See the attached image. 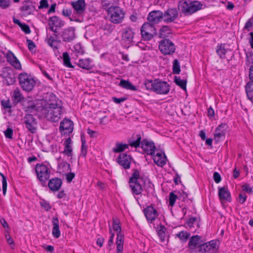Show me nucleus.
Segmentation results:
<instances>
[{
    "mask_svg": "<svg viewBox=\"0 0 253 253\" xmlns=\"http://www.w3.org/2000/svg\"><path fill=\"white\" fill-rule=\"evenodd\" d=\"M61 101L55 103H49L43 107L42 113L49 121L56 122L61 118Z\"/></svg>",
    "mask_w": 253,
    "mask_h": 253,
    "instance_id": "nucleus-1",
    "label": "nucleus"
},
{
    "mask_svg": "<svg viewBox=\"0 0 253 253\" xmlns=\"http://www.w3.org/2000/svg\"><path fill=\"white\" fill-rule=\"evenodd\" d=\"M144 85L147 90L159 94H167L170 90V86L167 82L160 79L146 80Z\"/></svg>",
    "mask_w": 253,
    "mask_h": 253,
    "instance_id": "nucleus-2",
    "label": "nucleus"
},
{
    "mask_svg": "<svg viewBox=\"0 0 253 253\" xmlns=\"http://www.w3.org/2000/svg\"><path fill=\"white\" fill-rule=\"evenodd\" d=\"M141 136L140 134L133 135L131 138L128 141V142L131 147L135 148L139 147L141 144V148L147 155H153L156 150L154 143L152 141H149L146 139H144L142 141H141Z\"/></svg>",
    "mask_w": 253,
    "mask_h": 253,
    "instance_id": "nucleus-3",
    "label": "nucleus"
},
{
    "mask_svg": "<svg viewBox=\"0 0 253 253\" xmlns=\"http://www.w3.org/2000/svg\"><path fill=\"white\" fill-rule=\"evenodd\" d=\"M203 4L198 0H185L180 1L178 5V9L185 15H191L203 8Z\"/></svg>",
    "mask_w": 253,
    "mask_h": 253,
    "instance_id": "nucleus-4",
    "label": "nucleus"
},
{
    "mask_svg": "<svg viewBox=\"0 0 253 253\" xmlns=\"http://www.w3.org/2000/svg\"><path fill=\"white\" fill-rule=\"evenodd\" d=\"M143 179L140 177L139 171L137 169H133L131 176L129 178V185L133 195H138L142 192V186L141 183Z\"/></svg>",
    "mask_w": 253,
    "mask_h": 253,
    "instance_id": "nucleus-5",
    "label": "nucleus"
},
{
    "mask_svg": "<svg viewBox=\"0 0 253 253\" xmlns=\"http://www.w3.org/2000/svg\"><path fill=\"white\" fill-rule=\"evenodd\" d=\"M109 20L114 24H119L122 22L124 19L125 12L118 6H111L108 10Z\"/></svg>",
    "mask_w": 253,
    "mask_h": 253,
    "instance_id": "nucleus-6",
    "label": "nucleus"
},
{
    "mask_svg": "<svg viewBox=\"0 0 253 253\" xmlns=\"http://www.w3.org/2000/svg\"><path fill=\"white\" fill-rule=\"evenodd\" d=\"M35 170L37 178L41 184L42 186H45L46 181L50 177V169L45 165L37 164L36 166Z\"/></svg>",
    "mask_w": 253,
    "mask_h": 253,
    "instance_id": "nucleus-7",
    "label": "nucleus"
},
{
    "mask_svg": "<svg viewBox=\"0 0 253 253\" xmlns=\"http://www.w3.org/2000/svg\"><path fill=\"white\" fill-rule=\"evenodd\" d=\"M18 80L22 88L26 91H31L35 85L34 79L25 73H20L19 75Z\"/></svg>",
    "mask_w": 253,
    "mask_h": 253,
    "instance_id": "nucleus-8",
    "label": "nucleus"
},
{
    "mask_svg": "<svg viewBox=\"0 0 253 253\" xmlns=\"http://www.w3.org/2000/svg\"><path fill=\"white\" fill-rule=\"evenodd\" d=\"M159 49L164 55H171L175 50L174 43L169 39H164L159 42Z\"/></svg>",
    "mask_w": 253,
    "mask_h": 253,
    "instance_id": "nucleus-9",
    "label": "nucleus"
},
{
    "mask_svg": "<svg viewBox=\"0 0 253 253\" xmlns=\"http://www.w3.org/2000/svg\"><path fill=\"white\" fill-rule=\"evenodd\" d=\"M156 33V29L154 25L148 22L144 23L141 28V34L143 39L145 40H150L153 34Z\"/></svg>",
    "mask_w": 253,
    "mask_h": 253,
    "instance_id": "nucleus-10",
    "label": "nucleus"
},
{
    "mask_svg": "<svg viewBox=\"0 0 253 253\" xmlns=\"http://www.w3.org/2000/svg\"><path fill=\"white\" fill-rule=\"evenodd\" d=\"M23 123L28 130L34 133L37 130V121L31 114H27L23 119Z\"/></svg>",
    "mask_w": 253,
    "mask_h": 253,
    "instance_id": "nucleus-11",
    "label": "nucleus"
},
{
    "mask_svg": "<svg viewBox=\"0 0 253 253\" xmlns=\"http://www.w3.org/2000/svg\"><path fill=\"white\" fill-rule=\"evenodd\" d=\"M178 12L176 8H169L163 12V21L167 23L173 22L178 17Z\"/></svg>",
    "mask_w": 253,
    "mask_h": 253,
    "instance_id": "nucleus-12",
    "label": "nucleus"
},
{
    "mask_svg": "<svg viewBox=\"0 0 253 253\" xmlns=\"http://www.w3.org/2000/svg\"><path fill=\"white\" fill-rule=\"evenodd\" d=\"M217 251L216 242L214 240L202 244V246L199 249V252L205 253H216Z\"/></svg>",
    "mask_w": 253,
    "mask_h": 253,
    "instance_id": "nucleus-13",
    "label": "nucleus"
},
{
    "mask_svg": "<svg viewBox=\"0 0 253 253\" xmlns=\"http://www.w3.org/2000/svg\"><path fill=\"white\" fill-rule=\"evenodd\" d=\"M59 34L63 41L66 42H71L75 38V28L72 27L65 29Z\"/></svg>",
    "mask_w": 253,
    "mask_h": 253,
    "instance_id": "nucleus-14",
    "label": "nucleus"
},
{
    "mask_svg": "<svg viewBox=\"0 0 253 253\" xmlns=\"http://www.w3.org/2000/svg\"><path fill=\"white\" fill-rule=\"evenodd\" d=\"M23 5L20 7V10L23 13L24 15L33 14L36 10V7L32 1L30 0H25L22 3Z\"/></svg>",
    "mask_w": 253,
    "mask_h": 253,
    "instance_id": "nucleus-15",
    "label": "nucleus"
},
{
    "mask_svg": "<svg viewBox=\"0 0 253 253\" xmlns=\"http://www.w3.org/2000/svg\"><path fill=\"white\" fill-rule=\"evenodd\" d=\"M143 212L147 221L150 223L155 220L159 215L157 210L151 205L144 209Z\"/></svg>",
    "mask_w": 253,
    "mask_h": 253,
    "instance_id": "nucleus-16",
    "label": "nucleus"
},
{
    "mask_svg": "<svg viewBox=\"0 0 253 253\" xmlns=\"http://www.w3.org/2000/svg\"><path fill=\"white\" fill-rule=\"evenodd\" d=\"M73 123L69 119H64L61 123L59 130L62 134H69L73 130Z\"/></svg>",
    "mask_w": 253,
    "mask_h": 253,
    "instance_id": "nucleus-17",
    "label": "nucleus"
},
{
    "mask_svg": "<svg viewBox=\"0 0 253 253\" xmlns=\"http://www.w3.org/2000/svg\"><path fill=\"white\" fill-rule=\"evenodd\" d=\"M203 242L201 236L199 235L193 236L189 241L188 247L191 250L199 252V249L202 246Z\"/></svg>",
    "mask_w": 253,
    "mask_h": 253,
    "instance_id": "nucleus-18",
    "label": "nucleus"
},
{
    "mask_svg": "<svg viewBox=\"0 0 253 253\" xmlns=\"http://www.w3.org/2000/svg\"><path fill=\"white\" fill-rule=\"evenodd\" d=\"M148 23L154 25L163 20V12L160 10H154L150 12L147 17Z\"/></svg>",
    "mask_w": 253,
    "mask_h": 253,
    "instance_id": "nucleus-19",
    "label": "nucleus"
},
{
    "mask_svg": "<svg viewBox=\"0 0 253 253\" xmlns=\"http://www.w3.org/2000/svg\"><path fill=\"white\" fill-rule=\"evenodd\" d=\"M131 157L126 153L121 154L117 159L118 163L125 169L130 168Z\"/></svg>",
    "mask_w": 253,
    "mask_h": 253,
    "instance_id": "nucleus-20",
    "label": "nucleus"
},
{
    "mask_svg": "<svg viewBox=\"0 0 253 253\" xmlns=\"http://www.w3.org/2000/svg\"><path fill=\"white\" fill-rule=\"evenodd\" d=\"M228 126L226 123H222L216 128L214 137L216 141H218L222 137H224L226 134Z\"/></svg>",
    "mask_w": 253,
    "mask_h": 253,
    "instance_id": "nucleus-21",
    "label": "nucleus"
},
{
    "mask_svg": "<svg viewBox=\"0 0 253 253\" xmlns=\"http://www.w3.org/2000/svg\"><path fill=\"white\" fill-rule=\"evenodd\" d=\"M218 197L220 201H226L229 202L231 201V194L227 187H218Z\"/></svg>",
    "mask_w": 253,
    "mask_h": 253,
    "instance_id": "nucleus-22",
    "label": "nucleus"
},
{
    "mask_svg": "<svg viewBox=\"0 0 253 253\" xmlns=\"http://www.w3.org/2000/svg\"><path fill=\"white\" fill-rule=\"evenodd\" d=\"M134 32L130 27H126L122 32V39L127 43H130L133 41Z\"/></svg>",
    "mask_w": 253,
    "mask_h": 253,
    "instance_id": "nucleus-23",
    "label": "nucleus"
},
{
    "mask_svg": "<svg viewBox=\"0 0 253 253\" xmlns=\"http://www.w3.org/2000/svg\"><path fill=\"white\" fill-rule=\"evenodd\" d=\"M62 184V180L57 177L53 178L49 180L48 183L49 188L52 191H57L59 190Z\"/></svg>",
    "mask_w": 253,
    "mask_h": 253,
    "instance_id": "nucleus-24",
    "label": "nucleus"
},
{
    "mask_svg": "<svg viewBox=\"0 0 253 253\" xmlns=\"http://www.w3.org/2000/svg\"><path fill=\"white\" fill-rule=\"evenodd\" d=\"M7 61L16 69H21V66L19 61L17 59L14 54L10 51H9L6 54Z\"/></svg>",
    "mask_w": 253,
    "mask_h": 253,
    "instance_id": "nucleus-25",
    "label": "nucleus"
},
{
    "mask_svg": "<svg viewBox=\"0 0 253 253\" xmlns=\"http://www.w3.org/2000/svg\"><path fill=\"white\" fill-rule=\"evenodd\" d=\"M72 5L78 14H81L85 10L86 4L84 0H78L72 2Z\"/></svg>",
    "mask_w": 253,
    "mask_h": 253,
    "instance_id": "nucleus-26",
    "label": "nucleus"
},
{
    "mask_svg": "<svg viewBox=\"0 0 253 253\" xmlns=\"http://www.w3.org/2000/svg\"><path fill=\"white\" fill-rule=\"evenodd\" d=\"M152 156L154 163L158 166L163 167L166 164L167 157L165 153L162 155L161 153L158 152L155 155L154 154Z\"/></svg>",
    "mask_w": 253,
    "mask_h": 253,
    "instance_id": "nucleus-27",
    "label": "nucleus"
},
{
    "mask_svg": "<svg viewBox=\"0 0 253 253\" xmlns=\"http://www.w3.org/2000/svg\"><path fill=\"white\" fill-rule=\"evenodd\" d=\"M48 25L49 26L60 28L64 25V22L58 17L54 16L49 18Z\"/></svg>",
    "mask_w": 253,
    "mask_h": 253,
    "instance_id": "nucleus-28",
    "label": "nucleus"
},
{
    "mask_svg": "<svg viewBox=\"0 0 253 253\" xmlns=\"http://www.w3.org/2000/svg\"><path fill=\"white\" fill-rule=\"evenodd\" d=\"M52 225L53 226L52 231L53 236L58 238L60 236V231L59 227V220L57 217H53L52 218Z\"/></svg>",
    "mask_w": 253,
    "mask_h": 253,
    "instance_id": "nucleus-29",
    "label": "nucleus"
},
{
    "mask_svg": "<svg viewBox=\"0 0 253 253\" xmlns=\"http://www.w3.org/2000/svg\"><path fill=\"white\" fill-rule=\"evenodd\" d=\"M91 63V61L89 58L82 59L79 60L77 65L83 69L89 70L92 68Z\"/></svg>",
    "mask_w": 253,
    "mask_h": 253,
    "instance_id": "nucleus-30",
    "label": "nucleus"
},
{
    "mask_svg": "<svg viewBox=\"0 0 253 253\" xmlns=\"http://www.w3.org/2000/svg\"><path fill=\"white\" fill-rule=\"evenodd\" d=\"M247 95L252 102H253V81L249 82L245 86Z\"/></svg>",
    "mask_w": 253,
    "mask_h": 253,
    "instance_id": "nucleus-31",
    "label": "nucleus"
},
{
    "mask_svg": "<svg viewBox=\"0 0 253 253\" xmlns=\"http://www.w3.org/2000/svg\"><path fill=\"white\" fill-rule=\"evenodd\" d=\"M71 139L70 137L67 138L64 142L65 148L63 153L68 156L72 155V149L71 146Z\"/></svg>",
    "mask_w": 253,
    "mask_h": 253,
    "instance_id": "nucleus-32",
    "label": "nucleus"
},
{
    "mask_svg": "<svg viewBox=\"0 0 253 253\" xmlns=\"http://www.w3.org/2000/svg\"><path fill=\"white\" fill-rule=\"evenodd\" d=\"M116 245L118 251L117 253H122L124 245V236L121 234V233H117Z\"/></svg>",
    "mask_w": 253,
    "mask_h": 253,
    "instance_id": "nucleus-33",
    "label": "nucleus"
},
{
    "mask_svg": "<svg viewBox=\"0 0 253 253\" xmlns=\"http://www.w3.org/2000/svg\"><path fill=\"white\" fill-rule=\"evenodd\" d=\"M171 34V29L168 26H164L161 27L159 32V37L161 38H166L169 37Z\"/></svg>",
    "mask_w": 253,
    "mask_h": 253,
    "instance_id": "nucleus-34",
    "label": "nucleus"
},
{
    "mask_svg": "<svg viewBox=\"0 0 253 253\" xmlns=\"http://www.w3.org/2000/svg\"><path fill=\"white\" fill-rule=\"evenodd\" d=\"M119 85L122 87L130 90L133 91H135L137 90V88L135 86L132 85L130 82L128 81H126L125 80H121L120 82Z\"/></svg>",
    "mask_w": 253,
    "mask_h": 253,
    "instance_id": "nucleus-35",
    "label": "nucleus"
},
{
    "mask_svg": "<svg viewBox=\"0 0 253 253\" xmlns=\"http://www.w3.org/2000/svg\"><path fill=\"white\" fill-rule=\"evenodd\" d=\"M216 53L219 55L220 58H226L225 55L226 53L228 52V50L225 48L224 44H221L220 45H218L216 46Z\"/></svg>",
    "mask_w": 253,
    "mask_h": 253,
    "instance_id": "nucleus-36",
    "label": "nucleus"
},
{
    "mask_svg": "<svg viewBox=\"0 0 253 253\" xmlns=\"http://www.w3.org/2000/svg\"><path fill=\"white\" fill-rule=\"evenodd\" d=\"M12 98L13 101L16 103L20 102L23 99V96L18 88H16L14 90Z\"/></svg>",
    "mask_w": 253,
    "mask_h": 253,
    "instance_id": "nucleus-37",
    "label": "nucleus"
},
{
    "mask_svg": "<svg viewBox=\"0 0 253 253\" xmlns=\"http://www.w3.org/2000/svg\"><path fill=\"white\" fill-rule=\"evenodd\" d=\"M174 81L176 85L180 86L182 89L186 90V80H181L180 77L175 76Z\"/></svg>",
    "mask_w": 253,
    "mask_h": 253,
    "instance_id": "nucleus-38",
    "label": "nucleus"
},
{
    "mask_svg": "<svg viewBox=\"0 0 253 253\" xmlns=\"http://www.w3.org/2000/svg\"><path fill=\"white\" fill-rule=\"evenodd\" d=\"M128 144L116 143L115 147L113 148V152L114 153H120L123 152L125 149L128 148Z\"/></svg>",
    "mask_w": 253,
    "mask_h": 253,
    "instance_id": "nucleus-39",
    "label": "nucleus"
},
{
    "mask_svg": "<svg viewBox=\"0 0 253 253\" xmlns=\"http://www.w3.org/2000/svg\"><path fill=\"white\" fill-rule=\"evenodd\" d=\"M24 109L26 112L30 113L36 110V106L34 102L29 101L24 105Z\"/></svg>",
    "mask_w": 253,
    "mask_h": 253,
    "instance_id": "nucleus-40",
    "label": "nucleus"
},
{
    "mask_svg": "<svg viewBox=\"0 0 253 253\" xmlns=\"http://www.w3.org/2000/svg\"><path fill=\"white\" fill-rule=\"evenodd\" d=\"M63 60L64 65L68 68H74L70 62V57L69 54L67 52H65L63 53Z\"/></svg>",
    "mask_w": 253,
    "mask_h": 253,
    "instance_id": "nucleus-41",
    "label": "nucleus"
},
{
    "mask_svg": "<svg viewBox=\"0 0 253 253\" xmlns=\"http://www.w3.org/2000/svg\"><path fill=\"white\" fill-rule=\"evenodd\" d=\"M176 237H178L182 242H186L190 236V234L186 231H181L178 233L175 234Z\"/></svg>",
    "mask_w": 253,
    "mask_h": 253,
    "instance_id": "nucleus-42",
    "label": "nucleus"
},
{
    "mask_svg": "<svg viewBox=\"0 0 253 253\" xmlns=\"http://www.w3.org/2000/svg\"><path fill=\"white\" fill-rule=\"evenodd\" d=\"M172 71L174 74H179L180 72V67L177 59L174 60L172 65Z\"/></svg>",
    "mask_w": 253,
    "mask_h": 253,
    "instance_id": "nucleus-43",
    "label": "nucleus"
},
{
    "mask_svg": "<svg viewBox=\"0 0 253 253\" xmlns=\"http://www.w3.org/2000/svg\"><path fill=\"white\" fill-rule=\"evenodd\" d=\"M75 51L78 55H83L84 53V47L82 46L81 43H77L74 46Z\"/></svg>",
    "mask_w": 253,
    "mask_h": 253,
    "instance_id": "nucleus-44",
    "label": "nucleus"
},
{
    "mask_svg": "<svg viewBox=\"0 0 253 253\" xmlns=\"http://www.w3.org/2000/svg\"><path fill=\"white\" fill-rule=\"evenodd\" d=\"M82 154L84 157H85L87 154V145H86V142L85 139L82 137Z\"/></svg>",
    "mask_w": 253,
    "mask_h": 253,
    "instance_id": "nucleus-45",
    "label": "nucleus"
},
{
    "mask_svg": "<svg viewBox=\"0 0 253 253\" xmlns=\"http://www.w3.org/2000/svg\"><path fill=\"white\" fill-rule=\"evenodd\" d=\"M177 198L176 195L174 194L173 192H170L169 196V205L171 207L173 206Z\"/></svg>",
    "mask_w": 253,
    "mask_h": 253,
    "instance_id": "nucleus-46",
    "label": "nucleus"
},
{
    "mask_svg": "<svg viewBox=\"0 0 253 253\" xmlns=\"http://www.w3.org/2000/svg\"><path fill=\"white\" fill-rule=\"evenodd\" d=\"M0 176L2 177V192L4 195H5L7 189V181L6 178L2 173H0Z\"/></svg>",
    "mask_w": 253,
    "mask_h": 253,
    "instance_id": "nucleus-47",
    "label": "nucleus"
},
{
    "mask_svg": "<svg viewBox=\"0 0 253 253\" xmlns=\"http://www.w3.org/2000/svg\"><path fill=\"white\" fill-rule=\"evenodd\" d=\"M253 64V53L248 52L246 54V65L250 66Z\"/></svg>",
    "mask_w": 253,
    "mask_h": 253,
    "instance_id": "nucleus-48",
    "label": "nucleus"
},
{
    "mask_svg": "<svg viewBox=\"0 0 253 253\" xmlns=\"http://www.w3.org/2000/svg\"><path fill=\"white\" fill-rule=\"evenodd\" d=\"M113 228L117 233L121 232V227L120 223H117L115 219H113Z\"/></svg>",
    "mask_w": 253,
    "mask_h": 253,
    "instance_id": "nucleus-49",
    "label": "nucleus"
},
{
    "mask_svg": "<svg viewBox=\"0 0 253 253\" xmlns=\"http://www.w3.org/2000/svg\"><path fill=\"white\" fill-rule=\"evenodd\" d=\"M26 42L29 50L31 51L35 50L36 47L35 43L32 40L28 39H27Z\"/></svg>",
    "mask_w": 253,
    "mask_h": 253,
    "instance_id": "nucleus-50",
    "label": "nucleus"
},
{
    "mask_svg": "<svg viewBox=\"0 0 253 253\" xmlns=\"http://www.w3.org/2000/svg\"><path fill=\"white\" fill-rule=\"evenodd\" d=\"M197 219L196 217H191L188 219L186 222L187 226L191 228L194 226V225L196 224Z\"/></svg>",
    "mask_w": 253,
    "mask_h": 253,
    "instance_id": "nucleus-51",
    "label": "nucleus"
},
{
    "mask_svg": "<svg viewBox=\"0 0 253 253\" xmlns=\"http://www.w3.org/2000/svg\"><path fill=\"white\" fill-rule=\"evenodd\" d=\"M13 129L10 127H8L4 131V133L5 135V136L7 138H9L10 139H12L13 138L12 135H13Z\"/></svg>",
    "mask_w": 253,
    "mask_h": 253,
    "instance_id": "nucleus-52",
    "label": "nucleus"
},
{
    "mask_svg": "<svg viewBox=\"0 0 253 253\" xmlns=\"http://www.w3.org/2000/svg\"><path fill=\"white\" fill-rule=\"evenodd\" d=\"M7 84L8 85H11L15 83V78L13 74L10 75L9 76H7L5 78Z\"/></svg>",
    "mask_w": 253,
    "mask_h": 253,
    "instance_id": "nucleus-53",
    "label": "nucleus"
},
{
    "mask_svg": "<svg viewBox=\"0 0 253 253\" xmlns=\"http://www.w3.org/2000/svg\"><path fill=\"white\" fill-rule=\"evenodd\" d=\"M46 42L51 47H54L53 43L54 42H57L58 40H57L54 37L50 36L47 37L46 39Z\"/></svg>",
    "mask_w": 253,
    "mask_h": 253,
    "instance_id": "nucleus-54",
    "label": "nucleus"
},
{
    "mask_svg": "<svg viewBox=\"0 0 253 253\" xmlns=\"http://www.w3.org/2000/svg\"><path fill=\"white\" fill-rule=\"evenodd\" d=\"M20 27L25 34H29L31 33V30L28 25L25 23H22L20 25Z\"/></svg>",
    "mask_w": 253,
    "mask_h": 253,
    "instance_id": "nucleus-55",
    "label": "nucleus"
},
{
    "mask_svg": "<svg viewBox=\"0 0 253 253\" xmlns=\"http://www.w3.org/2000/svg\"><path fill=\"white\" fill-rule=\"evenodd\" d=\"M41 205L45 210L46 211H49L51 209V207L49 203L44 200L41 202Z\"/></svg>",
    "mask_w": 253,
    "mask_h": 253,
    "instance_id": "nucleus-56",
    "label": "nucleus"
},
{
    "mask_svg": "<svg viewBox=\"0 0 253 253\" xmlns=\"http://www.w3.org/2000/svg\"><path fill=\"white\" fill-rule=\"evenodd\" d=\"M10 2L8 0H0V7L3 9H5L9 7Z\"/></svg>",
    "mask_w": 253,
    "mask_h": 253,
    "instance_id": "nucleus-57",
    "label": "nucleus"
},
{
    "mask_svg": "<svg viewBox=\"0 0 253 253\" xmlns=\"http://www.w3.org/2000/svg\"><path fill=\"white\" fill-rule=\"evenodd\" d=\"M75 174L74 172H68L66 174V178L67 182L70 183L72 180L74 178Z\"/></svg>",
    "mask_w": 253,
    "mask_h": 253,
    "instance_id": "nucleus-58",
    "label": "nucleus"
},
{
    "mask_svg": "<svg viewBox=\"0 0 253 253\" xmlns=\"http://www.w3.org/2000/svg\"><path fill=\"white\" fill-rule=\"evenodd\" d=\"M243 190L245 191L247 193H252L253 192V187H250L249 184L246 183L242 186Z\"/></svg>",
    "mask_w": 253,
    "mask_h": 253,
    "instance_id": "nucleus-59",
    "label": "nucleus"
},
{
    "mask_svg": "<svg viewBox=\"0 0 253 253\" xmlns=\"http://www.w3.org/2000/svg\"><path fill=\"white\" fill-rule=\"evenodd\" d=\"M1 103L4 109H10L12 107L9 100H2L1 101Z\"/></svg>",
    "mask_w": 253,
    "mask_h": 253,
    "instance_id": "nucleus-60",
    "label": "nucleus"
},
{
    "mask_svg": "<svg viewBox=\"0 0 253 253\" xmlns=\"http://www.w3.org/2000/svg\"><path fill=\"white\" fill-rule=\"evenodd\" d=\"M213 178L216 183H219L221 180V177L219 173L217 172H214L213 173Z\"/></svg>",
    "mask_w": 253,
    "mask_h": 253,
    "instance_id": "nucleus-61",
    "label": "nucleus"
},
{
    "mask_svg": "<svg viewBox=\"0 0 253 253\" xmlns=\"http://www.w3.org/2000/svg\"><path fill=\"white\" fill-rule=\"evenodd\" d=\"M60 166V167H62V168H64L67 171H71V170L70 165L66 162L61 163Z\"/></svg>",
    "mask_w": 253,
    "mask_h": 253,
    "instance_id": "nucleus-62",
    "label": "nucleus"
},
{
    "mask_svg": "<svg viewBox=\"0 0 253 253\" xmlns=\"http://www.w3.org/2000/svg\"><path fill=\"white\" fill-rule=\"evenodd\" d=\"M48 7V1L47 0H41L40 5L39 6V9L47 8Z\"/></svg>",
    "mask_w": 253,
    "mask_h": 253,
    "instance_id": "nucleus-63",
    "label": "nucleus"
},
{
    "mask_svg": "<svg viewBox=\"0 0 253 253\" xmlns=\"http://www.w3.org/2000/svg\"><path fill=\"white\" fill-rule=\"evenodd\" d=\"M166 228L164 226H161V228L158 231L159 236L161 238H165Z\"/></svg>",
    "mask_w": 253,
    "mask_h": 253,
    "instance_id": "nucleus-64",
    "label": "nucleus"
}]
</instances>
